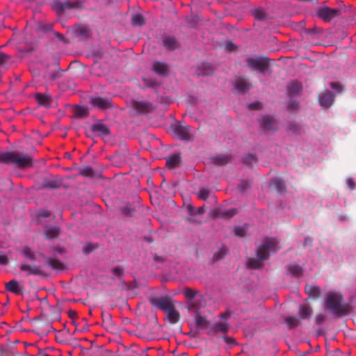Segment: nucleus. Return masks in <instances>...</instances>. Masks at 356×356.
Segmentation results:
<instances>
[{"label":"nucleus","instance_id":"obj_2","mask_svg":"<svg viewBox=\"0 0 356 356\" xmlns=\"http://www.w3.org/2000/svg\"><path fill=\"white\" fill-rule=\"evenodd\" d=\"M24 256L27 257L31 260L40 261V258L44 259V266L54 270L60 271L65 269V264L58 259L53 257H47L42 254L35 253L28 247H24Z\"/></svg>","mask_w":356,"mask_h":356},{"label":"nucleus","instance_id":"obj_6","mask_svg":"<svg viewBox=\"0 0 356 356\" xmlns=\"http://www.w3.org/2000/svg\"><path fill=\"white\" fill-rule=\"evenodd\" d=\"M149 302L153 307L156 309H159L164 312L174 305L172 298L168 296L151 297L149 299Z\"/></svg>","mask_w":356,"mask_h":356},{"label":"nucleus","instance_id":"obj_52","mask_svg":"<svg viewBox=\"0 0 356 356\" xmlns=\"http://www.w3.org/2000/svg\"><path fill=\"white\" fill-rule=\"evenodd\" d=\"M122 212L127 215L131 216L133 213L135 212V209L131 205H127L122 208Z\"/></svg>","mask_w":356,"mask_h":356},{"label":"nucleus","instance_id":"obj_4","mask_svg":"<svg viewBox=\"0 0 356 356\" xmlns=\"http://www.w3.org/2000/svg\"><path fill=\"white\" fill-rule=\"evenodd\" d=\"M278 241L275 238L268 239L262 245L259 246L257 250L256 256L260 261H266L269 258L270 252H275L280 247Z\"/></svg>","mask_w":356,"mask_h":356},{"label":"nucleus","instance_id":"obj_21","mask_svg":"<svg viewBox=\"0 0 356 356\" xmlns=\"http://www.w3.org/2000/svg\"><path fill=\"white\" fill-rule=\"evenodd\" d=\"M6 289L15 295H21L22 294V287L20 286L19 283L15 280H12L10 282L6 284Z\"/></svg>","mask_w":356,"mask_h":356},{"label":"nucleus","instance_id":"obj_49","mask_svg":"<svg viewBox=\"0 0 356 356\" xmlns=\"http://www.w3.org/2000/svg\"><path fill=\"white\" fill-rule=\"evenodd\" d=\"M127 150H124V152L122 154L116 153L113 157V159L115 160L113 162L117 163L118 161L120 162L125 161L126 158H127Z\"/></svg>","mask_w":356,"mask_h":356},{"label":"nucleus","instance_id":"obj_7","mask_svg":"<svg viewBox=\"0 0 356 356\" xmlns=\"http://www.w3.org/2000/svg\"><path fill=\"white\" fill-rule=\"evenodd\" d=\"M80 5L79 1L71 3L70 0H56L52 3V8L58 14L61 15L67 10L79 8Z\"/></svg>","mask_w":356,"mask_h":356},{"label":"nucleus","instance_id":"obj_43","mask_svg":"<svg viewBox=\"0 0 356 356\" xmlns=\"http://www.w3.org/2000/svg\"><path fill=\"white\" fill-rule=\"evenodd\" d=\"M74 113L76 117H84L88 115V108L83 106H77L75 108Z\"/></svg>","mask_w":356,"mask_h":356},{"label":"nucleus","instance_id":"obj_34","mask_svg":"<svg viewBox=\"0 0 356 356\" xmlns=\"http://www.w3.org/2000/svg\"><path fill=\"white\" fill-rule=\"evenodd\" d=\"M229 329V325L227 322H219L216 323L212 327V330L214 332H221L225 334Z\"/></svg>","mask_w":356,"mask_h":356},{"label":"nucleus","instance_id":"obj_27","mask_svg":"<svg viewBox=\"0 0 356 356\" xmlns=\"http://www.w3.org/2000/svg\"><path fill=\"white\" fill-rule=\"evenodd\" d=\"M251 13L256 19L259 21H265L268 18L265 9L262 7H258L251 10Z\"/></svg>","mask_w":356,"mask_h":356},{"label":"nucleus","instance_id":"obj_25","mask_svg":"<svg viewBox=\"0 0 356 356\" xmlns=\"http://www.w3.org/2000/svg\"><path fill=\"white\" fill-rule=\"evenodd\" d=\"M260 125L264 130H273L274 129L275 120L273 118L266 115L263 116L260 120Z\"/></svg>","mask_w":356,"mask_h":356},{"label":"nucleus","instance_id":"obj_53","mask_svg":"<svg viewBox=\"0 0 356 356\" xmlns=\"http://www.w3.org/2000/svg\"><path fill=\"white\" fill-rule=\"evenodd\" d=\"M188 211L191 212V213H195L196 214H199V215H202L204 214L205 212H206V207L204 206H202V207H200L199 208H197L195 211H194V209L192 206H189L188 208Z\"/></svg>","mask_w":356,"mask_h":356},{"label":"nucleus","instance_id":"obj_8","mask_svg":"<svg viewBox=\"0 0 356 356\" xmlns=\"http://www.w3.org/2000/svg\"><path fill=\"white\" fill-rule=\"evenodd\" d=\"M341 8H331L323 6L318 8L317 15L325 22H330L332 19L339 15Z\"/></svg>","mask_w":356,"mask_h":356},{"label":"nucleus","instance_id":"obj_47","mask_svg":"<svg viewBox=\"0 0 356 356\" xmlns=\"http://www.w3.org/2000/svg\"><path fill=\"white\" fill-rule=\"evenodd\" d=\"M306 290L310 294V296H312L315 298L318 297L321 293V290L319 287L315 286H311L309 287L306 286Z\"/></svg>","mask_w":356,"mask_h":356},{"label":"nucleus","instance_id":"obj_63","mask_svg":"<svg viewBox=\"0 0 356 356\" xmlns=\"http://www.w3.org/2000/svg\"><path fill=\"white\" fill-rule=\"evenodd\" d=\"M223 339L226 343L230 345H235L236 343L234 339L230 337H223Z\"/></svg>","mask_w":356,"mask_h":356},{"label":"nucleus","instance_id":"obj_30","mask_svg":"<svg viewBox=\"0 0 356 356\" xmlns=\"http://www.w3.org/2000/svg\"><path fill=\"white\" fill-rule=\"evenodd\" d=\"M301 89V84L297 81H293L289 83L287 86L288 94L291 97L296 95Z\"/></svg>","mask_w":356,"mask_h":356},{"label":"nucleus","instance_id":"obj_1","mask_svg":"<svg viewBox=\"0 0 356 356\" xmlns=\"http://www.w3.org/2000/svg\"><path fill=\"white\" fill-rule=\"evenodd\" d=\"M325 307L332 314L338 318L348 315L351 312L350 303L345 302L340 292L329 291L325 298Z\"/></svg>","mask_w":356,"mask_h":356},{"label":"nucleus","instance_id":"obj_35","mask_svg":"<svg viewBox=\"0 0 356 356\" xmlns=\"http://www.w3.org/2000/svg\"><path fill=\"white\" fill-rule=\"evenodd\" d=\"M242 163L245 165H252L257 163V157L251 153L245 154L241 159Z\"/></svg>","mask_w":356,"mask_h":356},{"label":"nucleus","instance_id":"obj_10","mask_svg":"<svg viewBox=\"0 0 356 356\" xmlns=\"http://www.w3.org/2000/svg\"><path fill=\"white\" fill-rule=\"evenodd\" d=\"M172 127L173 132L180 140L185 141L191 140L189 126L184 125L180 122H177Z\"/></svg>","mask_w":356,"mask_h":356},{"label":"nucleus","instance_id":"obj_45","mask_svg":"<svg viewBox=\"0 0 356 356\" xmlns=\"http://www.w3.org/2000/svg\"><path fill=\"white\" fill-rule=\"evenodd\" d=\"M143 85L141 86L143 89L147 88H154L156 85V81L154 79L143 78Z\"/></svg>","mask_w":356,"mask_h":356},{"label":"nucleus","instance_id":"obj_62","mask_svg":"<svg viewBox=\"0 0 356 356\" xmlns=\"http://www.w3.org/2000/svg\"><path fill=\"white\" fill-rule=\"evenodd\" d=\"M330 85L332 89L337 90L338 92H341L342 90L341 86L339 83L331 82Z\"/></svg>","mask_w":356,"mask_h":356},{"label":"nucleus","instance_id":"obj_17","mask_svg":"<svg viewBox=\"0 0 356 356\" xmlns=\"http://www.w3.org/2000/svg\"><path fill=\"white\" fill-rule=\"evenodd\" d=\"M235 88L241 93L247 92L251 88L252 83L245 77H239L234 83Z\"/></svg>","mask_w":356,"mask_h":356},{"label":"nucleus","instance_id":"obj_42","mask_svg":"<svg viewBox=\"0 0 356 356\" xmlns=\"http://www.w3.org/2000/svg\"><path fill=\"white\" fill-rule=\"evenodd\" d=\"M131 22L134 26H143L145 24V19L140 14H136L133 15L131 18Z\"/></svg>","mask_w":356,"mask_h":356},{"label":"nucleus","instance_id":"obj_46","mask_svg":"<svg viewBox=\"0 0 356 356\" xmlns=\"http://www.w3.org/2000/svg\"><path fill=\"white\" fill-rule=\"evenodd\" d=\"M236 209H232L225 211L219 212L218 216L222 218L229 219L236 214Z\"/></svg>","mask_w":356,"mask_h":356},{"label":"nucleus","instance_id":"obj_5","mask_svg":"<svg viewBox=\"0 0 356 356\" xmlns=\"http://www.w3.org/2000/svg\"><path fill=\"white\" fill-rule=\"evenodd\" d=\"M247 65L250 69L257 70L261 73H264L269 67L268 59L266 57H249Z\"/></svg>","mask_w":356,"mask_h":356},{"label":"nucleus","instance_id":"obj_32","mask_svg":"<svg viewBox=\"0 0 356 356\" xmlns=\"http://www.w3.org/2000/svg\"><path fill=\"white\" fill-rule=\"evenodd\" d=\"M313 313V310L311 307L305 305H300L298 316L300 319L305 320L309 318Z\"/></svg>","mask_w":356,"mask_h":356},{"label":"nucleus","instance_id":"obj_57","mask_svg":"<svg viewBox=\"0 0 356 356\" xmlns=\"http://www.w3.org/2000/svg\"><path fill=\"white\" fill-rule=\"evenodd\" d=\"M225 255V250H223L222 249H219L216 252L214 253L213 258L216 261H217V260H219V259L223 258Z\"/></svg>","mask_w":356,"mask_h":356},{"label":"nucleus","instance_id":"obj_40","mask_svg":"<svg viewBox=\"0 0 356 356\" xmlns=\"http://www.w3.org/2000/svg\"><path fill=\"white\" fill-rule=\"evenodd\" d=\"M262 261H260L257 257V259L250 258L248 261V266L253 269H259L262 267Z\"/></svg>","mask_w":356,"mask_h":356},{"label":"nucleus","instance_id":"obj_9","mask_svg":"<svg viewBox=\"0 0 356 356\" xmlns=\"http://www.w3.org/2000/svg\"><path fill=\"white\" fill-rule=\"evenodd\" d=\"M89 103L93 108L106 110L113 107V103L111 99L99 96H90Z\"/></svg>","mask_w":356,"mask_h":356},{"label":"nucleus","instance_id":"obj_48","mask_svg":"<svg viewBox=\"0 0 356 356\" xmlns=\"http://www.w3.org/2000/svg\"><path fill=\"white\" fill-rule=\"evenodd\" d=\"M209 195L210 191L207 188L200 189L197 193V197L202 200H206L209 197Z\"/></svg>","mask_w":356,"mask_h":356},{"label":"nucleus","instance_id":"obj_39","mask_svg":"<svg viewBox=\"0 0 356 356\" xmlns=\"http://www.w3.org/2000/svg\"><path fill=\"white\" fill-rule=\"evenodd\" d=\"M61 182L56 179H51L46 180L43 183V186L47 188H58L60 187Z\"/></svg>","mask_w":356,"mask_h":356},{"label":"nucleus","instance_id":"obj_24","mask_svg":"<svg viewBox=\"0 0 356 356\" xmlns=\"http://www.w3.org/2000/svg\"><path fill=\"white\" fill-rule=\"evenodd\" d=\"M36 150L33 148L30 154H24V169L34 167L37 163L35 159Z\"/></svg>","mask_w":356,"mask_h":356},{"label":"nucleus","instance_id":"obj_18","mask_svg":"<svg viewBox=\"0 0 356 356\" xmlns=\"http://www.w3.org/2000/svg\"><path fill=\"white\" fill-rule=\"evenodd\" d=\"M152 70L159 76H165L168 73V65L161 61H154L152 63Z\"/></svg>","mask_w":356,"mask_h":356},{"label":"nucleus","instance_id":"obj_59","mask_svg":"<svg viewBox=\"0 0 356 356\" xmlns=\"http://www.w3.org/2000/svg\"><path fill=\"white\" fill-rule=\"evenodd\" d=\"M325 319V316L324 314H318L316 316H315V322L317 323V324H321L322 323Z\"/></svg>","mask_w":356,"mask_h":356},{"label":"nucleus","instance_id":"obj_29","mask_svg":"<svg viewBox=\"0 0 356 356\" xmlns=\"http://www.w3.org/2000/svg\"><path fill=\"white\" fill-rule=\"evenodd\" d=\"M231 156L226 154L217 155L212 158L213 163L217 165H225L229 163Z\"/></svg>","mask_w":356,"mask_h":356},{"label":"nucleus","instance_id":"obj_31","mask_svg":"<svg viewBox=\"0 0 356 356\" xmlns=\"http://www.w3.org/2000/svg\"><path fill=\"white\" fill-rule=\"evenodd\" d=\"M60 234V229L56 226L47 227L44 230L47 238L51 239L57 237Z\"/></svg>","mask_w":356,"mask_h":356},{"label":"nucleus","instance_id":"obj_56","mask_svg":"<svg viewBox=\"0 0 356 356\" xmlns=\"http://www.w3.org/2000/svg\"><path fill=\"white\" fill-rule=\"evenodd\" d=\"M330 356H350L349 351L343 353L341 350L337 348L334 352L330 353Z\"/></svg>","mask_w":356,"mask_h":356},{"label":"nucleus","instance_id":"obj_60","mask_svg":"<svg viewBox=\"0 0 356 356\" xmlns=\"http://www.w3.org/2000/svg\"><path fill=\"white\" fill-rule=\"evenodd\" d=\"M239 188L242 191H245L250 188V184L246 181H242L239 185Z\"/></svg>","mask_w":356,"mask_h":356},{"label":"nucleus","instance_id":"obj_61","mask_svg":"<svg viewBox=\"0 0 356 356\" xmlns=\"http://www.w3.org/2000/svg\"><path fill=\"white\" fill-rule=\"evenodd\" d=\"M289 128L293 133H296L300 130L299 125L297 124L296 123H293V122L290 123Z\"/></svg>","mask_w":356,"mask_h":356},{"label":"nucleus","instance_id":"obj_15","mask_svg":"<svg viewBox=\"0 0 356 356\" xmlns=\"http://www.w3.org/2000/svg\"><path fill=\"white\" fill-rule=\"evenodd\" d=\"M319 103L324 108L330 107L334 100V95L329 90H325L319 95Z\"/></svg>","mask_w":356,"mask_h":356},{"label":"nucleus","instance_id":"obj_37","mask_svg":"<svg viewBox=\"0 0 356 356\" xmlns=\"http://www.w3.org/2000/svg\"><path fill=\"white\" fill-rule=\"evenodd\" d=\"M195 314V323L197 327L200 328H206L209 325V322L207 318L204 316L200 315L199 312Z\"/></svg>","mask_w":356,"mask_h":356},{"label":"nucleus","instance_id":"obj_22","mask_svg":"<svg viewBox=\"0 0 356 356\" xmlns=\"http://www.w3.org/2000/svg\"><path fill=\"white\" fill-rule=\"evenodd\" d=\"M24 271L28 272V275H39L42 277L47 275L41 267L35 265L24 264Z\"/></svg>","mask_w":356,"mask_h":356},{"label":"nucleus","instance_id":"obj_20","mask_svg":"<svg viewBox=\"0 0 356 356\" xmlns=\"http://www.w3.org/2000/svg\"><path fill=\"white\" fill-rule=\"evenodd\" d=\"M91 131L99 136H107L110 134L108 127L102 123H96L92 125Z\"/></svg>","mask_w":356,"mask_h":356},{"label":"nucleus","instance_id":"obj_51","mask_svg":"<svg viewBox=\"0 0 356 356\" xmlns=\"http://www.w3.org/2000/svg\"><path fill=\"white\" fill-rule=\"evenodd\" d=\"M97 248V245L92 243H87L83 247V252L88 254Z\"/></svg>","mask_w":356,"mask_h":356},{"label":"nucleus","instance_id":"obj_3","mask_svg":"<svg viewBox=\"0 0 356 356\" xmlns=\"http://www.w3.org/2000/svg\"><path fill=\"white\" fill-rule=\"evenodd\" d=\"M0 163L13 168H22V153L17 150L0 152Z\"/></svg>","mask_w":356,"mask_h":356},{"label":"nucleus","instance_id":"obj_55","mask_svg":"<svg viewBox=\"0 0 356 356\" xmlns=\"http://www.w3.org/2000/svg\"><path fill=\"white\" fill-rule=\"evenodd\" d=\"M10 60V56L0 51V66L3 65Z\"/></svg>","mask_w":356,"mask_h":356},{"label":"nucleus","instance_id":"obj_26","mask_svg":"<svg viewBox=\"0 0 356 356\" xmlns=\"http://www.w3.org/2000/svg\"><path fill=\"white\" fill-rule=\"evenodd\" d=\"M181 156L179 154H172L166 158V166L169 169H174L179 166Z\"/></svg>","mask_w":356,"mask_h":356},{"label":"nucleus","instance_id":"obj_11","mask_svg":"<svg viewBox=\"0 0 356 356\" xmlns=\"http://www.w3.org/2000/svg\"><path fill=\"white\" fill-rule=\"evenodd\" d=\"M205 305L206 301L201 293L191 301L186 302V307L188 310L194 313L199 312V310L204 307Z\"/></svg>","mask_w":356,"mask_h":356},{"label":"nucleus","instance_id":"obj_16","mask_svg":"<svg viewBox=\"0 0 356 356\" xmlns=\"http://www.w3.org/2000/svg\"><path fill=\"white\" fill-rule=\"evenodd\" d=\"M63 71H62L58 67L53 70H49L46 72L43 78L47 83H51L55 80L60 78L63 76Z\"/></svg>","mask_w":356,"mask_h":356},{"label":"nucleus","instance_id":"obj_50","mask_svg":"<svg viewBox=\"0 0 356 356\" xmlns=\"http://www.w3.org/2000/svg\"><path fill=\"white\" fill-rule=\"evenodd\" d=\"M319 33H321V31L317 28L308 29L305 30V33L312 38H316Z\"/></svg>","mask_w":356,"mask_h":356},{"label":"nucleus","instance_id":"obj_38","mask_svg":"<svg viewBox=\"0 0 356 356\" xmlns=\"http://www.w3.org/2000/svg\"><path fill=\"white\" fill-rule=\"evenodd\" d=\"M183 293L187 298L186 302H190L193 299H194L197 296H198L200 293V292L199 291L194 290L191 288L187 287L184 289Z\"/></svg>","mask_w":356,"mask_h":356},{"label":"nucleus","instance_id":"obj_14","mask_svg":"<svg viewBox=\"0 0 356 356\" xmlns=\"http://www.w3.org/2000/svg\"><path fill=\"white\" fill-rule=\"evenodd\" d=\"M161 43L163 47L168 51H174L179 47V43L176 38L165 35L162 38Z\"/></svg>","mask_w":356,"mask_h":356},{"label":"nucleus","instance_id":"obj_19","mask_svg":"<svg viewBox=\"0 0 356 356\" xmlns=\"http://www.w3.org/2000/svg\"><path fill=\"white\" fill-rule=\"evenodd\" d=\"M35 99L39 105L44 107H49L52 102V98L49 94L35 93Z\"/></svg>","mask_w":356,"mask_h":356},{"label":"nucleus","instance_id":"obj_13","mask_svg":"<svg viewBox=\"0 0 356 356\" xmlns=\"http://www.w3.org/2000/svg\"><path fill=\"white\" fill-rule=\"evenodd\" d=\"M22 36L21 33L17 31L13 33V36L8 41V44L11 48L16 49L20 54L22 51Z\"/></svg>","mask_w":356,"mask_h":356},{"label":"nucleus","instance_id":"obj_23","mask_svg":"<svg viewBox=\"0 0 356 356\" xmlns=\"http://www.w3.org/2000/svg\"><path fill=\"white\" fill-rule=\"evenodd\" d=\"M168 321L172 324L177 323L180 319V314L173 305L169 309L165 312Z\"/></svg>","mask_w":356,"mask_h":356},{"label":"nucleus","instance_id":"obj_64","mask_svg":"<svg viewBox=\"0 0 356 356\" xmlns=\"http://www.w3.org/2000/svg\"><path fill=\"white\" fill-rule=\"evenodd\" d=\"M86 32H87V30L85 28L79 27L75 30L76 35H82L86 34Z\"/></svg>","mask_w":356,"mask_h":356},{"label":"nucleus","instance_id":"obj_54","mask_svg":"<svg viewBox=\"0 0 356 356\" xmlns=\"http://www.w3.org/2000/svg\"><path fill=\"white\" fill-rule=\"evenodd\" d=\"M234 234L238 236H240V237H243L246 234V229L243 227H241V226H238V227H236L234 228Z\"/></svg>","mask_w":356,"mask_h":356},{"label":"nucleus","instance_id":"obj_44","mask_svg":"<svg viewBox=\"0 0 356 356\" xmlns=\"http://www.w3.org/2000/svg\"><path fill=\"white\" fill-rule=\"evenodd\" d=\"M103 324L106 328H112L114 325L112 317L109 314L102 313Z\"/></svg>","mask_w":356,"mask_h":356},{"label":"nucleus","instance_id":"obj_58","mask_svg":"<svg viewBox=\"0 0 356 356\" xmlns=\"http://www.w3.org/2000/svg\"><path fill=\"white\" fill-rule=\"evenodd\" d=\"M112 273L116 276L121 277L124 273V270L121 267L118 266L112 270Z\"/></svg>","mask_w":356,"mask_h":356},{"label":"nucleus","instance_id":"obj_28","mask_svg":"<svg viewBox=\"0 0 356 356\" xmlns=\"http://www.w3.org/2000/svg\"><path fill=\"white\" fill-rule=\"evenodd\" d=\"M284 323H286L289 330L296 328L300 324L299 318L291 316L284 318Z\"/></svg>","mask_w":356,"mask_h":356},{"label":"nucleus","instance_id":"obj_12","mask_svg":"<svg viewBox=\"0 0 356 356\" xmlns=\"http://www.w3.org/2000/svg\"><path fill=\"white\" fill-rule=\"evenodd\" d=\"M132 107L140 115L149 113L153 110V105L149 102L133 100Z\"/></svg>","mask_w":356,"mask_h":356},{"label":"nucleus","instance_id":"obj_33","mask_svg":"<svg viewBox=\"0 0 356 356\" xmlns=\"http://www.w3.org/2000/svg\"><path fill=\"white\" fill-rule=\"evenodd\" d=\"M288 273L294 277H300L302 275V268L296 264H290L287 266Z\"/></svg>","mask_w":356,"mask_h":356},{"label":"nucleus","instance_id":"obj_36","mask_svg":"<svg viewBox=\"0 0 356 356\" xmlns=\"http://www.w3.org/2000/svg\"><path fill=\"white\" fill-rule=\"evenodd\" d=\"M270 186H273L278 193H284L286 191V185L280 179H275L271 183Z\"/></svg>","mask_w":356,"mask_h":356},{"label":"nucleus","instance_id":"obj_41","mask_svg":"<svg viewBox=\"0 0 356 356\" xmlns=\"http://www.w3.org/2000/svg\"><path fill=\"white\" fill-rule=\"evenodd\" d=\"M79 175L83 177H93L94 170L91 167L85 165L79 168Z\"/></svg>","mask_w":356,"mask_h":356}]
</instances>
